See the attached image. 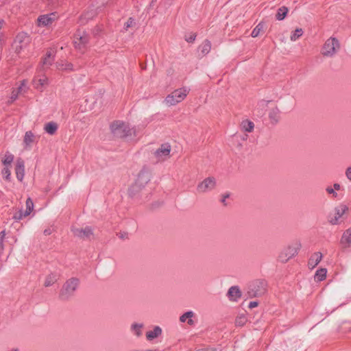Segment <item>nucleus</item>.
Segmentation results:
<instances>
[{
  "mask_svg": "<svg viewBox=\"0 0 351 351\" xmlns=\"http://www.w3.org/2000/svg\"><path fill=\"white\" fill-rule=\"evenodd\" d=\"M47 78L46 76H43L38 79H35L34 80L35 87L37 89H41L44 86L47 84Z\"/></svg>",
  "mask_w": 351,
  "mask_h": 351,
  "instance_id": "obj_32",
  "label": "nucleus"
},
{
  "mask_svg": "<svg viewBox=\"0 0 351 351\" xmlns=\"http://www.w3.org/2000/svg\"><path fill=\"white\" fill-rule=\"evenodd\" d=\"M288 11H289L288 8L285 6H282V7L279 8L277 10V13L276 15V19L278 21L283 20L286 17V16L288 13Z\"/></svg>",
  "mask_w": 351,
  "mask_h": 351,
  "instance_id": "obj_29",
  "label": "nucleus"
},
{
  "mask_svg": "<svg viewBox=\"0 0 351 351\" xmlns=\"http://www.w3.org/2000/svg\"><path fill=\"white\" fill-rule=\"evenodd\" d=\"M13 47H14V48L15 49L16 53H19L27 46H25L24 45H22V44H21V45L20 44L14 45V43L13 44Z\"/></svg>",
  "mask_w": 351,
  "mask_h": 351,
  "instance_id": "obj_42",
  "label": "nucleus"
},
{
  "mask_svg": "<svg viewBox=\"0 0 351 351\" xmlns=\"http://www.w3.org/2000/svg\"><path fill=\"white\" fill-rule=\"evenodd\" d=\"M33 208H34L33 201L30 197H28L26 200V210L23 214V216L26 217V216L29 215L33 210ZM22 215H23V214L21 213L19 219H21Z\"/></svg>",
  "mask_w": 351,
  "mask_h": 351,
  "instance_id": "obj_28",
  "label": "nucleus"
},
{
  "mask_svg": "<svg viewBox=\"0 0 351 351\" xmlns=\"http://www.w3.org/2000/svg\"><path fill=\"white\" fill-rule=\"evenodd\" d=\"M144 327L143 324L140 323H133L131 325L130 330L131 332L136 335V337H139L142 335V328Z\"/></svg>",
  "mask_w": 351,
  "mask_h": 351,
  "instance_id": "obj_24",
  "label": "nucleus"
},
{
  "mask_svg": "<svg viewBox=\"0 0 351 351\" xmlns=\"http://www.w3.org/2000/svg\"><path fill=\"white\" fill-rule=\"evenodd\" d=\"M110 130L113 135L117 138H125L135 135V130L130 128L128 123L122 121H115L110 125Z\"/></svg>",
  "mask_w": 351,
  "mask_h": 351,
  "instance_id": "obj_1",
  "label": "nucleus"
},
{
  "mask_svg": "<svg viewBox=\"0 0 351 351\" xmlns=\"http://www.w3.org/2000/svg\"><path fill=\"white\" fill-rule=\"evenodd\" d=\"M327 274V270L325 268L317 269L315 274L314 278L317 282H321L325 279Z\"/></svg>",
  "mask_w": 351,
  "mask_h": 351,
  "instance_id": "obj_27",
  "label": "nucleus"
},
{
  "mask_svg": "<svg viewBox=\"0 0 351 351\" xmlns=\"http://www.w3.org/2000/svg\"><path fill=\"white\" fill-rule=\"evenodd\" d=\"M193 317H195V313L192 311H189L184 314H182L179 320L182 323L187 322V324L189 326H193L195 324V322L192 319Z\"/></svg>",
  "mask_w": 351,
  "mask_h": 351,
  "instance_id": "obj_18",
  "label": "nucleus"
},
{
  "mask_svg": "<svg viewBox=\"0 0 351 351\" xmlns=\"http://www.w3.org/2000/svg\"><path fill=\"white\" fill-rule=\"evenodd\" d=\"M326 191L328 193L332 195L333 197H337V193L335 191V190L332 188L331 186H328L326 189Z\"/></svg>",
  "mask_w": 351,
  "mask_h": 351,
  "instance_id": "obj_44",
  "label": "nucleus"
},
{
  "mask_svg": "<svg viewBox=\"0 0 351 351\" xmlns=\"http://www.w3.org/2000/svg\"><path fill=\"white\" fill-rule=\"evenodd\" d=\"M300 246L298 244L289 245L283 249L278 256V260L281 263H286L290 258L298 254Z\"/></svg>",
  "mask_w": 351,
  "mask_h": 351,
  "instance_id": "obj_8",
  "label": "nucleus"
},
{
  "mask_svg": "<svg viewBox=\"0 0 351 351\" xmlns=\"http://www.w3.org/2000/svg\"><path fill=\"white\" fill-rule=\"evenodd\" d=\"M89 38L86 32L78 30L75 34L73 41L75 49L83 53L88 45Z\"/></svg>",
  "mask_w": 351,
  "mask_h": 351,
  "instance_id": "obj_6",
  "label": "nucleus"
},
{
  "mask_svg": "<svg viewBox=\"0 0 351 351\" xmlns=\"http://www.w3.org/2000/svg\"><path fill=\"white\" fill-rule=\"evenodd\" d=\"M14 158V157L12 154H11L9 152H6L3 159L2 160V163L5 166L10 165L12 164V162H13Z\"/></svg>",
  "mask_w": 351,
  "mask_h": 351,
  "instance_id": "obj_36",
  "label": "nucleus"
},
{
  "mask_svg": "<svg viewBox=\"0 0 351 351\" xmlns=\"http://www.w3.org/2000/svg\"><path fill=\"white\" fill-rule=\"evenodd\" d=\"M2 36L0 34V41L1 40Z\"/></svg>",
  "mask_w": 351,
  "mask_h": 351,
  "instance_id": "obj_55",
  "label": "nucleus"
},
{
  "mask_svg": "<svg viewBox=\"0 0 351 351\" xmlns=\"http://www.w3.org/2000/svg\"><path fill=\"white\" fill-rule=\"evenodd\" d=\"M346 178L351 181V167H349L346 170Z\"/></svg>",
  "mask_w": 351,
  "mask_h": 351,
  "instance_id": "obj_47",
  "label": "nucleus"
},
{
  "mask_svg": "<svg viewBox=\"0 0 351 351\" xmlns=\"http://www.w3.org/2000/svg\"><path fill=\"white\" fill-rule=\"evenodd\" d=\"M195 36H191L189 38H186V40L189 43H192L195 40Z\"/></svg>",
  "mask_w": 351,
  "mask_h": 351,
  "instance_id": "obj_52",
  "label": "nucleus"
},
{
  "mask_svg": "<svg viewBox=\"0 0 351 351\" xmlns=\"http://www.w3.org/2000/svg\"><path fill=\"white\" fill-rule=\"evenodd\" d=\"M162 332V328L158 326H156L152 330L147 332L146 338L147 341H152L154 339L160 337Z\"/></svg>",
  "mask_w": 351,
  "mask_h": 351,
  "instance_id": "obj_19",
  "label": "nucleus"
},
{
  "mask_svg": "<svg viewBox=\"0 0 351 351\" xmlns=\"http://www.w3.org/2000/svg\"><path fill=\"white\" fill-rule=\"evenodd\" d=\"M29 43V37L26 33L24 32L18 34V35L16 36V38L14 39V45L22 44L27 46Z\"/></svg>",
  "mask_w": 351,
  "mask_h": 351,
  "instance_id": "obj_20",
  "label": "nucleus"
},
{
  "mask_svg": "<svg viewBox=\"0 0 351 351\" xmlns=\"http://www.w3.org/2000/svg\"><path fill=\"white\" fill-rule=\"evenodd\" d=\"M269 119L271 123L276 124L280 119V111L278 108H273L269 112Z\"/></svg>",
  "mask_w": 351,
  "mask_h": 351,
  "instance_id": "obj_21",
  "label": "nucleus"
},
{
  "mask_svg": "<svg viewBox=\"0 0 351 351\" xmlns=\"http://www.w3.org/2000/svg\"><path fill=\"white\" fill-rule=\"evenodd\" d=\"M189 93V89L186 87L176 89L166 97L165 101L169 106H175L183 101Z\"/></svg>",
  "mask_w": 351,
  "mask_h": 351,
  "instance_id": "obj_4",
  "label": "nucleus"
},
{
  "mask_svg": "<svg viewBox=\"0 0 351 351\" xmlns=\"http://www.w3.org/2000/svg\"><path fill=\"white\" fill-rule=\"evenodd\" d=\"M51 230L50 228H47L44 230L43 233L45 235H50L51 234Z\"/></svg>",
  "mask_w": 351,
  "mask_h": 351,
  "instance_id": "obj_50",
  "label": "nucleus"
},
{
  "mask_svg": "<svg viewBox=\"0 0 351 351\" xmlns=\"http://www.w3.org/2000/svg\"><path fill=\"white\" fill-rule=\"evenodd\" d=\"M340 49V43L337 38L330 37L327 39L322 49V54L325 57H332Z\"/></svg>",
  "mask_w": 351,
  "mask_h": 351,
  "instance_id": "obj_5",
  "label": "nucleus"
},
{
  "mask_svg": "<svg viewBox=\"0 0 351 351\" xmlns=\"http://www.w3.org/2000/svg\"><path fill=\"white\" fill-rule=\"evenodd\" d=\"M53 61V54L51 51H49L46 53V56L43 60V64L44 66L49 67L52 64Z\"/></svg>",
  "mask_w": 351,
  "mask_h": 351,
  "instance_id": "obj_33",
  "label": "nucleus"
},
{
  "mask_svg": "<svg viewBox=\"0 0 351 351\" xmlns=\"http://www.w3.org/2000/svg\"><path fill=\"white\" fill-rule=\"evenodd\" d=\"M57 14L56 12H51L48 14L40 16L38 19V23L39 26H47L52 23L56 19Z\"/></svg>",
  "mask_w": 351,
  "mask_h": 351,
  "instance_id": "obj_12",
  "label": "nucleus"
},
{
  "mask_svg": "<svg viewBox=\"0 0 351 351\" xmlns=\"http://www.w3.org/2000/svg\"><path fill=\"white\" fill-rule=\"evenodd\" d=\"M171 152V146L169 144H163L154 152V156L156 162L163 161L166 160Z\"/></svg>",
  "mask_w": 351,
  "mask_h": 351,
  "instance_id": "obj_11",
  "label": "nucleus"
},
{
  "mask_svg": "<svg viewBox=\"0 0 351 351\" xmlns=\"http://www.w3.org/2000/svg\"><path fill=\"white\" fill-rule=\"evenodd\" d=\"M134 24V19L130 17L128 19V21L124 25V29L128 30V29L132 27Z\"/></svg>",
  "mask_w": 351,
  "mask_h": 351,
  "instance_id": "obj_43",
  "label": "nucleus"
},
{
  "mask_svg": "<svg viewBox=\"0 0 351 351\" xmlns=\"http://www.w3.org/2000/svg\"><path fill=\"white\" fill-rule=\"evenodd\" d=\"M247 137H248V135L245 134H234V139L237 141H239L240 140L243 141H247Z\"/></svg>",
  "mask_w": 351,
  "mask_h": 351,
  "instance_id": "obj_40",
  "label": "nucleus"
},
{
  "mask_svg": "<svg viewBox=\"0 0 351 351\" xmlns=\"http://www.w3.org/2000/svg\"><path fill=\"white\" fill-rule=\"evenodd\" d=\"M236 325L242 326L245 323V319L243 317H239L235 321Z\"/></svg>",
  "mask_w": 351,
  "mask_h": 351,
  "instance_id": "obj_46",
  "label": "nucleus"
},
{
  "mask_svg": "<svg viewBox=\"0 0 351 351\" xmlns=\"http://www.w3.org/2000/svg\"><path fill=\"white\" fill-rule=\"evenodd\" d=\"M58 128V124L53 121L47 123L44 127L45 131L50 135L54 134L56 132Z\"/></svg>",
  "mask_w": 351,
  "mask_h": 351,
  "instance_id": "obj_22",
  "label": "nucleus"
},
{
  "mask_svg": "<svg viewBox=\"0 0 351 351\" xmlns=\"http://www.w3.org/2000/svg\"><path fill=\"white\" fill-rule=\"evenodd\" d=\"M266 291V281L264 280H256L248 285L245 295L247 298H253L263 295Z\"/></svg>",
  "mask_w": 351,
  "mask_h": 351,
  "instance_id": "obj_2",
  "label": "nucleus"
},
{
  "mask_svg": "<svg viewBox=\"0 0 351 351\" xmlns=\"http://www.w3.org/2000/svg\"><path fill=\"white\" fill-rule=\"evenodd\" d=\"M340 243L343 248H348L351 246V227L343 232Z\"/></svg>",
  "mask_w": 351,
  "mask_h": 351,
  "instance_id": "obj_16",
  "label": "nucleus"
},
{
  "mask_svg": "<svg viewBox=\"0 0 351 351\" xmlns=\"http://www.w3.org/2000/svg\"><path fill=\"white\" fill-rule=\"evenodd\" d=\"M25 81H23L21 82V86L19 88L12 90L11 97H10L11 102L14 101V100H16L17 99L19 95L23 91V86H25Z\"/></svg>",
  "mask_w": 351,
  "mask_h": 351,
  "instance_id": "obj_35",
  "label": "nucleus"
},
{
  "mask_svg": "<svg viewBox=\"0 0 351 351\" xmlns=\"http://www.w3.org/2000/svg\"><path fill=\"white\" fill-rule=\"evenodd\" d=\"M322 258V254L319 252H315L313 254L308 262V265L309 268L313 269L321 261Z\"/></svg>",
  "mask_w": 351,
  "mask_h": 351,
  "instance_id": "obj_17",
  "label": "nucleus"
},
{
  "mask_svg": "<svg viewBox=\"0 0 351 351\" xmlns=\"http://www.w3.org/2000/svg\"><path fill=\"white\" fill-rule=\"evenodd\" d=\"M5 237V231L2 230L0 232V254L3 253L4 250V239Z\"/></svg>",
  "mask_w": 351,
  "mask_h": 351,
  "instance_id": "obj_39",
  "label": "nucleus"
},
{
  "mask_svg": "<svg viewBox=\"0 0 351 351\" xmlns=\"http://www.w3.org/2000/svg\"><path fill=\"white\" fill-rule=\"evenodd\" d=\"M72 232L75 237L81 239H88L93 234L92 228L89 226L84 228H73Z\"/></svg>",
  "mask_w": 351,
  "mask_h": 351,
  "instance_id": "obj_13",
  "label": "nucleus"
},
{
  "mask_svg": "<svg viewBox=\"0 0 351 351\" xmlns=\"http://www.w3.org/2000/svg\"><path fill=\"white\" fill-rule=\"evenodd\" d=\"M230 196V195L228 193H226V194H224L222 196V199L221 200V202L224 204V205H226V200L227 198H228Z\"/></svg>",
  "mask_w": 351,
  "mask_h": 351,
  "instance_id": "obj_49",
  "label": "nucleus"
},
{
  "mask_svg": "<svg viewBox=\"0 0 351 351\" xmlns=\"http://www.w3.org/2000/svg\"><path fill=\"white\" fill-rule=\"evenodd\" d=\"M150 173L146 168H143L138 175L134 185L132 186L133 189L144 187L150 181Z\"/></svg>",
  "mask_w": 351,
  "mask_h": 351,
  "instance_id": "obj_9",
  "label": "nucleus"
},
{
  "mask_svg": "<svg viewBox=\"0 0 351 351\" xmlns=\"http://www.w3.org/2000/svg\"><path fill=\"white\" fill-rule=\"evenodd\" d=\"M267 103L268 101L265 100H261L258 103L257 108L255 110L257 111V115L263 116L264 114Z\"/></svg>",
  "mask_w": 351,
  "mask_h": 351,
  "instance_id": "obj_31",
  "label": "nucleus"
},
{
  "mask_svg": "<svg viewBox=\"0 0 351 351\" xmlns=\"http://www.w3.org/2000/svg\"><path fill=\"white\" fill-rule=\"evenodd\" d=\"M101 31H102V27H101L96 26L93 29V34L94 35V36H99L100 35V33L101 32Z\"/></svg>",
  "mask_w": 351,
  "mask_h": 351,
  "instance_id": "obj_45",
  "label": "nucleus"
},
{
  "mask_svg": "<svg viewBox=\"0 0 351 351\" xmlns=\"http://www.w3.org/2000/svg\"><path fill=\"white\" fill-rule=\"evenodd\" d=\"M240 126H241V129L243 132H251L253 131V130L254 128V123L248 119L242 121Z\"/></svg>",
  "mask_w": 351,
  "mask_h": 351,
  "instance_id": "obj_23",
  "label": "nucleus"
},
{
  "mask_svg": "<svg viewBox=\"0 0 351 351\" xmlns=\"http://www.w3.org/2000/svg\"><path fill=\"white\" fill-rule=\"evenodd\" d=\"M15 171L16 178L21 182L25 175V165L22 159L19 158L16 160Z\"/></svg>",
  "mask_w": 351,
  "mask_h": 351,
  "instance_id": "obj_15",
  "label": "nucleus"
},
{
  "mask_svg": "<svg viewBox=\"0 0 351 351\" xmlns=\"http://www.w3.org/2000/svg\"><path fill=\"white\" fill-rule=\"evenodd\" d=\"M258 302L257 301H252L249 303L248 304V307L250 308H255L258 306Z\"/></svg>",
  "mask_w": 351,
  "mask_h": 351,
  "instance_id": "obj_48",
  "label": "nucleus"
},
{
  "mask_svg": "<svg viewBox=\"0 0 351 351\" xmlns=\"http://www.w3.org/2000/svg\"><path fill=\"white\" fill-rule=\"evenodd\" d=\"M56 66L58 69L62 71H71L73 70V65L71 62H68L64 60L58 62L56 63Z\"/></svg>",
  "mask_w": 351,
  "mask_h": 351,
  "instance_id": "obj_25",
  "label": "nucleus"
},
{
  "mask_svg": "<svg viewBox=\"0 0 351 351\" xmlns=\"http://www.w3.org/2000/svg\"><path fill=\"white\" fill-rule=\"evenodd\" d=\"M2 173L5 176V178L6 180L10 179L11 172H10V169L7 166L5 167H4L3 169L2 170Z\"/></svg>",
  "mask_w": 351,
  "mask_h": 351,
  "instance_id": "obj_41",
  "label": "nucleus"
},
{
  "mask_svg": "<svg viewBox=\"0 0 351 351\" xmlns=\"http://www.w3.org/2000/svg\"><path fill=\"white\" fill-rule=\"evenodd\" d=\"M215 186V178L213 177H208L197 185V190L199 193H206L213 190Z\"/></svg>",
  "mask_w": 351,
  "mask_h": 351,
  "instance_id": "obj_10",
  "label": "nucleus"
},
{
  "mask_svg": "<svg viewBox=\"0 0 351 351\" xmlns=\"http://www.w3.org/2000/svg\"><path fill=\"white\" fill-rule=\"evenodd\" d=\"M35 138L34 134L32 131H27L25 132L23 143L26 147L30 146L31 144L34 142Z\"/></svg>",
  "mask_w": 351,
  "mask_h": 351,
  "instance_id": "obj_30",
  "label": "nucleus"
},
{
  "mask_svg": "<svg viewBox=\"0 0 351 351\" xmlns=\"http://www.w3.org/2000/svg\"><path fill=\"white\" fill-rule=\"evenodd\" d=\"M92 16H93L92 15H90V16H89V15H88V14L87 13V14H86V16H85V17H86V19H90V18H91Z\"/></svg>",
  "mask_w": 351,
  "mask_h": 351,
  "instance_id": "obj_53",
  "label": "nucleus"
},
{
  "mask_svg": "<svg viewBox=\"0 0 351 351\" xmlns=\"http://www.w3.org/2000/svg\"><path fill=\"white\" fill-rule=\"evenodd\" d=\"M227 297L230 301L237 302L242 296V293L239 286H232L228 289Z\"/></svg>",
  "mask_w": 351,
  "mask_h": 351,
  "instance_id": "obj_14",
  "label": "nucleus"
},
{
  "mask_svg": "<svg viewBox=\"0 0 351 351\" xmlns=\"http://www.w3.org/2000/svg\"><path fill=\"white\" fill-rule=\"evenodd\" d=\"M211 49V43L209 40H206L199 47V49L203 56L208 54Z\"/></svg>",
  "mask_w": 351,
  "mask_h": 351,
  "instance_id": "obj_26",
  "label": "nucleus"
},
{
  "mask_svg": "<svg viewBox=\"0 0 351 351\" xmlns=\"http://www.w3.org/2000/svg\"><path fill=\"white\" fill-rule=\"evenodd\" d=\"M333 189L335 190V191H339L341 189V185L338 183H335L334 185H333Z\"/></svg>",
  "mask_w": 351,
  "mask_h": 351,
  "instance_id": "obj_51",
  "label": "nucleus"
},
{
  "mask_svg": "<svg viewBox=\"0 0 351 351\" xmlns=\"http://www.w3.org/2000/svg\"><path fill=\"white\" fill-rule=\"evenodd\" d=\"M348 210V207L346 204H341L336 206L334 210V214L329 216V223L332 225L339 224L341 219Z\"/></svg>",
  "mask_w": 351,
  "mask_h": 351,
  "instance_id": "obj_7",
  "label": "nucleus"
},
{
  "mask_svg": "<svg viewBox=\"0 0 351 351\" xmlns=\"http://www.w3.org/2000/svg\"><path fill=\"white\" fill-rule=\"evenodd\" d=\"M303 32H304L302 28H297L291 35V40L295 41L302 36Z\"/></svg>",
  "mask_w": 351,
  "mask_h": 351,
  "instance_id": "obj_38",
  "label": "nucleus"
},
{
  "mask_svg": "<svg viewBox=\"0 0 351 351\" xmlns=\"http://www.w3.org/2000/svg\"><path fill=\"white\" fill-rule=\"evenodd\" d=\"M9 351H20V350L18 348H13V349H11L10 350H9Z\"/></svg>",
  "mask_w": 351,
  "mask_h": 351,
  "instance_id": "obj_54",
  "label": "nucleus"
},
{
  "mask_svg": "<svg viewBox=\"0 0 351 351\" xmlns=\"http://www.w3.org/2000/svg\"><path fill=\"white\" fill-rule=\"evenodd\" d=\"M57 276L54 274H51L46 277L44 285L45 287H50L53 285L57 281Z\"/></svg>",
  "mask_w": 351,
  "mask_h": 351,
  "instance_id": "obj_34",
  "label": "nucleus"
},
{
  "mask_svg": "<svg viewBox=\"0 0 351 351\" xmlns=\"http://www.w3.org/2000/svg\"><path fill=\"white\" fill-rule=\"evenodd\" d=\"M265 24L262 22L259 23L252 30L251 36L253 38L257 37L260 33L263 30Z\"/></svg>",
  "mask_w": 351,
  "mask_h": 351,
  "instance_id": "obj_37",
  "label": "nucleus"
},
{
  "mask_svg": "<svg viewBox=\"0 0 351 351\" xmlns=\"http://www.w3.org/2000/svg\"><path fill=\"white\" fill-rule=\"evenodd\" d=\"M80 284V280L77 278H71L63 285L59 298L62 300H67L73 296Z\"/></svg>",
  "mask_w": 351,
  "mask_h": 351,
  "instance_id": "obj_3",
  "label": "nucleus"
}]
</instances>
